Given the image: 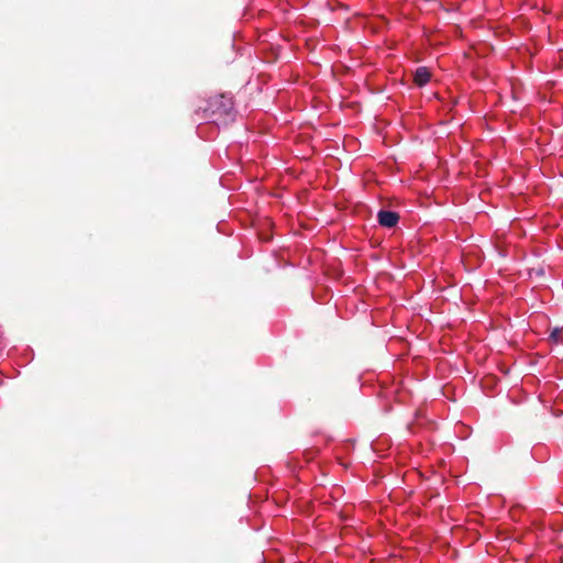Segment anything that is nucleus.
Listing matches in <instances>:
<instances>
[{
  "instance_id": "f257e3e1",
  "label": "nucleus",
  "mask_w": 563,
  "mask_h": 563,
  "mask_svg": "<svg viewBox=\"0 0 563 563\" xmlns=\"http://www.w3.org/2000/svg\"><path fill=\"white\" fill-rule=\"evenodd\" d=\"M377 219L380 225L393 228L397 224L399 216L394 211L380 210L377 214Z\"/></svg>"
},
{
  "instance_id": "f03ea898",
  "label": "nucleus",
  "mask_w": 563,
  "mask_h": 563,
  "mask_svg": "<svg viewBox=\"0 0 563 563\" xmlns=\"http://www.w3.org/2000/svg\"><path fill=\"white\" fill-rule=\"evenodd\" d=\"M430 78H431V74L427 67H423V66L418 67L417 70L415 71V82L419 87H422L426 84H428Z\"/></svg>"
},
{
  "instance_id": "7ed1b4c3",
  "label": "nucleus",
  "mask_w": 563,
  "mask_h": 563,
  "mask_svg": "<svg viewBox=\"0 0 563 563\" xmlns=\"http://www.w3.org/2000/svg\"><path fill=\"white\" fill-rule=\"evenodd\" d=\"M550 340L554 343H559L561 341V329L554 328L550 333Z\"/></svg>"
}]
</instances>
